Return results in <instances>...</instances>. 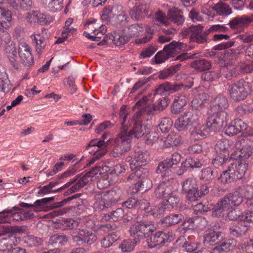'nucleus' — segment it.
Segmentation results:
<instances>
[{"instance_id":"obj_29","label":"nucleus","mask_w":253,"mask_h":253,"mask_svg":"<svg viewBox=\"0 0 253 253\" xmlns=\"http://www.w3.org/2000/svg\"><path fill=\"white\" fill-rule=\"evenodd\" d=\"M233 168L230 167L229 166L227 170L222 172L220 176L218 178V180L220 183L222 184L229 183L234 180L237 179Z\"/></svg>"},{"instance_id":"obj_31","label":"nucleus","mask_w":253,"mask_h":253,"mask_svg":"<svg viewBox=\"0 0 253 253\" xmlns=\"http://www.w3.org/2000/svg\"><path fill=\"white\" fill-rule=\"evenodd\" d=\"M250 226L245 223H239L238 225H232L230 228V233L235 237H239L245 234L249 230Z\"/></svg>"},{"instance_id":"obj_16","label":"nucleus","mask_w":253,"mask_h":253,"mask_svg":"<svg viewBox=\"0 0 253 253\" xmlns=\"http://www.w3.org/2000/svg\"><path fill=\"white\" fill-rule=\"evenodd\" d=\"M229 106V103L227 98L222 95H217L212 101V104L210 106L211 112L223 111Z\"/></svg>"},{"instance_id":"obj_58","label":"nucleus","mask_w":253,"mask_h":253,"mask_svg":"<svg viewBox=\"0 0 253 253\" xmlns=\"http://www.w3.org/2000/svg\"><path fill=\"white\" fill-rule=\"evenodd\" d=\"M236 246L234 240H228L227 241L222 243L219 246H216L214 249L219 252H228L232 250Z\"/></svg>"},{"instance_id":"obj_32","label":"nucleus","mask_w":253,"mask_h":253,"mask_svg":"<svg viewBox=\"0 0 253 253\" xmlns=\"http://www.w3.org/2000/svg\"><path fill=\"white\" fill-rule=\"evenodd\" d=\"M134 170L135 172L132 173L127 177V181H136L137 179H145L149 178V171L147 169L141 167L138 168Z\"/></svg>"},{"instance_id":"obj_4","label":"nucleus","mask_w":253,"mask_h":253,"mask_svg":"<svg viewBox=\"0 0 253 253\" xmlns=\"http://www.w3.org/2000/svg\"><path fill=\"white\" fill-rule=\"evenodd\" d=\"M207 122V127L213 131H219L226 126L228 114L224 111L211 112Z\"/></svg>"},{"instance_id":"obj_21","label":"nucleus","mask_w":253,"mask_h":253,"mask_svg":"<svg viewBox=\"0 0 253 253\" xmlns=\"http://www.w3.org/2000/svg\"><path fill=\"white\" fill-rule=\"evenodd\" d=\"M230 142L226 139L218 141L215 146V152L216 155L228 157L229 156Z\"/></svg>"},{"instance_id":"obj_62","label":"nucleus","mask_w":253,"mask_h":253,"mask_svg":"<svg viewBox=\"0 0 253 253\" xmlns=\"http://www.w3.org/2000/svg\"><path fill=\"white\" fill-rule=\"evenodd\" d=\"M173 164L171 161H170L169 158H167L166 160L160 163L156 169V172L159 173L165 172L168 170L169 169L172 167Z\"/></svg>"},{"instance_id":"obj_36","label":"nucleus","mask_w":253,"mask_h":253,"mask_svg":"<svg viewBox=\"0 0 253 253\" xmlns=\"http://www.w3.org/2000/svg\"><path fill=\"white\" fill-rule=\"evenodd\" d=\"M184 219V216L181 214H170L162 220L163 224L167 226H170L179 223Z\"/></svg>"},{"instance_id":"obj_34","label":"nucleus","mask_w":253,"mask_h":253,"mask_svg":"<svg viewBox=\"0 0 253 253\" xmlns=\"http://www.w3.org/2000/svg\"><path fill=\"white\" fill-rule=\"evenodd\" d=\"M186 44L182 42L172 41L166 45L164 47V51L169 56L174 52L186 47Z\"/></svg>"},{"instance_id":"obj_47","label":"nucleus","mask_w":253,"mask_h":253,"mask_svg":"<svg viewBox=\"0 0 253 253\" xmlns=\"http://www.w3.org/2000/svg\"><path fill=\"white\" fill-rule=\"evenodd\" d=\"M181 141L180 136L175 133H170L166 137L164 141V145L166 147L176 146L180 144Z\"/></svg>"},{"instance_id":"obj_56","label":"nucleus","mask_w":253,"mask_h":253,"mask_svg":"<svg viewBox=\"0 0 253 253\" xmlns=\"http://www.w3.org/2000/svg\"><path fill=\"white\" fill-rule=\"evenodd\" d=\"M214 174L211 168L207 167L203 169L201 171L200 179L206 181H211L214 179Z\"/></svg>"},{"instance_id":"obj_37","label":"nucleus","mask_w":253,"mask_h":253,"mask_svg":"<svg viewBox=\"0 0 253 253\" xmlns=\"http://www.w3.org/2000/svg\"><path fill=\"white\" fill-rule=\"evenodd\" d=\"M190 65L199 72L209 70L211 67V63L206 59L194 60L191 62Z\"/></svg>"},{"instance_id":"obj_35","label":"nucleus","mask_w":253,"mask_h":253,"mask_svg":"<svg viewBox=\"0 0 253 253\" xmlns=\"http://www.w3.org/2000/svg\"><path fill=\"white\" fill-rule=\"evenodd\" d=\"M143 30V27L141 24H134L129 26L128 27L125 29V33L127 37H128V39L130 38L137 37L140 33Z\"/></svg>"},{"instance_id":"obj_64","label":"nucleus","mask_w":253,"mask_h":253,"mask_svg":"<svg viewBox=\"0 0 253 253\" xmlns=\"http://www.w3.org/2000/svg\"><path fill=\"white\" fill-rule=\"evenodd\" d=\"M128 37L125 35L115 34L113 37V42L117 46L124 45L129 41Z\"/></svg>"},{"instance_id":"obj_45","label":"nucleus","mask_w":253,"mask_h":253,"mask_svg":"<svg viewBox=\"0 0 253 253\" xmlns=\"http://www.w3.org/2000/svg\"><path fill=\"white\" fill-rule=\"evenodd\" d=\"M213 10L216 11L219 15L227 16L232 13L230 6L227 3L218 2L213 7Z\"/></svg>"},{"instance_id":"obj_22","label":"nucleus","mask_w":253,"mask_h":253,"mask_svg":"<svg viewBox=\"0 0 253 253\" xmlns=\"http://www.w3.org/2000/svg\"><path fill=\"white\" fill-rule=\"evenodd\" d=\"M103 194L106 200L110 203V205L112 206L120 200L122 196V191L120 188L115 187Z\"/></svg>"},{"instance_id":"obj_55","label":"nucleus","mask_w":253,"mask_h":253,"mask_svg":"<svg viewBox=\"0 0 253 253\" xmlns=\"http://www.w3.org/2000/svg\"><path fill=\"white\" fill-rule=\"evenodd\" d=\"M220 74L218 71H211L203 73L201 79L204 81L212 82L219 79Z\"/></svg>"},{"instance_id":"obj_28","label":"nucleus","mask_w":253,"mask_h":253,"mask_svg":"<svg viewBox=\"0 0 253 253\" xmlns=\"http://www.w3.org/2000/svg\"><path fill=\"white\" fill-rule=\"evenodd\" d=\"M148 97L144 96L141 99H140L136 104V105L144 107L145 111L148 114H155L159 113L157 108L156 104H151L148 103Z\"/></svg>"},{"instance_id":"obj_13","label":"nucleus","mask_w":253,"mask_h":253,"mask_svg":"<svg viewBox=\"0 0 253 253\" xmlns=\"http://www.w3.org/2000/svg\"><path fill=\"white\" fill-rule=\"evenodd\" d=\"M245 51V55L249 57H253V43L249 44L247 47L244 44H242L236 49H232L230 51H227L224 55V57L228 59L231 56V59L233 57L236 58L240 54Z\"/></svg>"},{"instance_id":"obj_15","label":"nucleus","mask_w":253,"mask_h":253,"mask_svg":"<svg viewBox=\"0 0 253 253\" xmlns=\"http://www.w3.org/2000/svg\"><path fill=\"white\" fill-rule=\"evenodd\" d=\"M171 187L169 181L163 180L161 181L155 189V196L158 199L167 198L168 195L172 192Z\"/></svg>"},{"instance_id":"obj_60","label":"nucleus","mask_w":253,"mask_h":253,"mask_svg":"<svg viewBox=\"0 0 253 253\" xmlns=\"http://www.w3.org/2000/svg\"><path fill=\"white\" fill-rule=\"evenodd\" d=\"M214 207H212V206L211 204H209L208 203H205L204 204L202 203H199L196 205H195L194 207V211L196 212H207L209 211L212 210V211H213ZM213 215V214H212ZM214 216H215L214 215Z\"/></svg>"},{"instance_id":"obj_53","label":"nucleus","mask_w":253,"mask_h":253,"mask_svg":"<svg viewBox=\"0 0 253 253\" xmlns=\"http://www.w3.org/2000/svg\"><path fill=\"white\" fill-rule=\"evenodd\" d=\"M194 189H198L197 181L195 178L190 177L183 182L182 190L184 192Z\"/></svg>"},{"instance_id":"obj_26","label":"nucleus","mask_w":253,"mask_h":253,"mask_svg":"<svg viewBox=\"0 0 253 253\" xmlns=\"http://www.w3.org/2000/svg\"><path fill=\"white\" fill-rule=\"evenodd\" d=\"M253 22V15L250 16L243 15L234 18L230 21L229 25L231 28L234 29L237 26H242Z\"/></svg>"},{"instance_id":"obj_52","label":"nucleus","mask_w":253,"mask_h":253,"mask_svg":"<svg viewBox=\"0 0 253 253\" xmlns=\"http://www.w3.org/2000/svg\"><path fill=\"white\" fill-rule=\"evenodd\" d=\"M141 223L143 233H144V238H148L150 237V234L156 230V227L152 222L143 221Z\"/></svg>"},{"instance_id":"obj_14","label":"nucleus","mask_w":253,"mask_h":253,"mask_svg":"<svg viewBox=\"0 0 253 253\" xmlns=\"http://www.w3.org/2000/svg\"><path fill=\"white\" fill-rule=\"evenodd\" d=\"M137 208L144 211L147 216L152 215L160 218L159 208L155 206H151L150 203L145 199L137 200Z\"/></svg>"},{"instance_id":"obj_30","label":"nucleus","mask_w":253,"mask_h":253,"mask_svg":"<svg viewBox=\"0 0 253 253\" xmlns=\"http://www.w3.org/2000/svg\"><path fill=\"white\" fill-rule=\"evenodd\" d=\"M188 101V98L184 95L178 96L175 97L172 105L171 111L174 114H178L182 111Z\"/></svg>"},{"instance_id":"obj_17","label":"nucleus","mask_w":253,"mask_h":253,"mask_svg":"<svg viewBox=\"0 0 253 253\" xmlns=\"http://www.w3.org/2000/svg\"><path fill=\"white\" fill-rule=\"evenodd\" d=\"M129 231L135 244L139 242L141 240L144 239V233H143L141 222L132 224Z\"/></svg>"},{"instance_id":"obj_18","label":"nucleus","mask_w":253,"mask_h":253,"mask_svg":"<svg viewBox=\"0 0 253 253\" xmlns=\"http://www.w3.org/2000/svg\"><path fill=\"white\" fill-rule=\"evenodd\" d=\"M203 28V26L201 25L195 26V28L193 31L190 39L192 42H196L199 44L207 42V36L209 35H206L205 31L202 33Z\"/></svg>"},{"instance_id":"obj_50","label":"nucleus","mask_w":253,"mask_h":253,"mask_svg":"<svg viewBox=\"0 0 253 253\" xmlns=\"http://www.w3.org/2000/svg\"><path fill=\"white\" fill-rule=\"evenodd\" d=\"M24 242L28 246L35 247L41 246L43 243V240L41 238L30 235L25 237Z\"/></svg>"},{"instance_id":"obj_63","label":"nucleus","mask_w":253,"mask_h":253,"mask_svg":"<svg viewBox=\"0 0 253 253\" xmlns=\"http://www.w3.org/2000/svg\"><path fill=\"white\" fill-rule=\"evenodd\" d=\"M63 4V0H53L46 8L51 12H56L62 9Z\"/></svg>"},{"instance_id":"obj_43","label":"nucleus","mask_w":253,"mask_h":253,"mask_svg":"<svg viewBox=\"0 0 253 253\" xmlns=\"http://www.w3.org/2000/svg\"><path fill=\"white\" fill-rule=\"evenodd\" d=\"M190 126L192 125L184 113L176 120L175 123V127L179 131L186 130Z\"/></svg>"},{"instance_id":"obj_25","label":"nucleus","mask_w":253,"mask_h":253,"mask_svg":"<svg viewBox=\"0 0 253 253\" xmlns=\"http://www.w3.org/2000/svg\"><path fill=\"white\" fill-rule=\"evenodd\" d=\"M146 126L142 124V122L136 121L132 128L130 130L127 134L132 138L133 136L136 138L142 137L146 132Z\"/></svg>"},{"instance_id":"obj_2","label":"nucleus","mask_w":253,"mask_h":253,"mask_svg":"<svg viewBox=\"0 0 253 253\" xmlns=\"http://www.w3.org/2000/svg\"><path fill=\"white\" fill-rule=\"evenodd\" d=\"M243 202V196L235 189L222 198H221L214 206L213 214L216 217H222L225 212L233 207L240 206Z\"/></svg>"},{"instance_id":"obj_5","label":"nucleus","mask_w":253,"mask_h":253,"mask_svg":"<svg viewBox=\"0 0 253 253\" xmlns=\"http://www.w3.org/2000/svg\"><path fill=\"white\" fill-rule=\"evenodd\" d=\"M149 159V153L147 151L136 148L131 156H127L126 161L130 162L129 166L132 170L145 166Z\"/></svg>"},{"instance_id":"obj_6","label":"nucleus","mask_w":253,"mask_h":253,"mask_svg":"<svg viewBox=\"0 0 253 253\" xmlns=\"http://www.w3.org/2000/svg\"><path fill=\"white\" fill-rule=\"evenodd\" d=\"M224 236L220 226H213L205 232L204 243L209 245L217 244L223 239Z\"/></svg>"},{"instance_id":"obj_19","label":"nucleus","mask_w":253,"mask_h":253,"mask_svg":"<svg viewBox=\"0 0 253 253\" xmlns=\"http://www.w3.org/2000/svg\"><path fill=\"white\" fill-rule=\"evenodd\" d=\"M177 242L181 244L183 250L186 252L191 253L198 248V244L193 242L190 240V237L186 234L183 236H180Z\"/></svg>"},{"instance_id":"obj_20","label":"nucleus","mask_w":253,"mask_h":253,"mask_svg":"<svg viewBox=\"0 0 253 253\" xmlns=\"http://www.w3.org/2000/svg\"><path fill=\"white\" fill-rule=\"evenodd\" d=\"M167 16L169 20L177 25H181L184 21L182 12L178 8L172 7L169 9Z\"/></svg>"},{"instance_id":"obj_33","label":"nucleus","mask_w":253,"mask_h":253,"mask_svg":"<svg viewBox=\"0 0 253 253\" xmlns=\"http://www.w3.org/2000/svg\"><path fill=\"white\" fill-rule=\"evenodd\" d=\"M46 32L45 29H42L41 33L32 36H34L33 42L36 44V50H39V52L43 49L46 44V39L47 37L44 38L43 36L44 34H45Z\"/></svg>"},{"instance_id":"obj_46","label":"nucleus","mask_w":253,"mask_h":253,"mask_svg":"<svg viewBox=\"0 0 253 253\" xmlns=\"http://www.w3.org/2000/svg\"><path fill=\"white\" fill-rule=\"evenodd\" d=\"M80 236L85 243L91 244L96 240V236L90 230L82 229L79 230Z\"/></svg>"},{"instance_id":"obj_7","label":"nucleus","mask_w":253,"mask_h":253,"mask_svg":"<svg viewBox=\"0 0 253 253\" xmlns=\"http://www.w3.org/2000/svg\"><path fill=\"white\" fill-rule=\"evenodd\" d=\"M173 239L171 232L159 231L147 238L146 242L148 247L150 248H153L157 246H163L166 242H170Z\"/></svg>"},{"instance_id":"obj_51","label":"nucleus","mask_w":253,"mask_h":253,"mask_svg":"<svg viewBox=\"0 0 253 253\" xmlns=\"http://www.w3.org/2000/svg\"><path fill=\"white\" fill-rule=\"evenodd\" d=\"M89 182L88 179L85 178V177H82L78 181L73 185L70 189H69L66 192V195H70L73 193L78 191L79 189L84 187Z\"/></svg>"},{"instance_id":"obj_57","label":"nucleus","mask_w":253,"mask_h":253,"mask_svg":"<svg viewBox=\"0 0 253 253\" xmlns=\"http://www.w3.org/2000/svg\"><path fill=\"white\" fill-rule=\"evenodd\" d=\"M173 125V121L170 118L166 117L164 118L161 121L159 124V127L163 133L168 132L171 128Z\"/></svg>"},{"instance_id":"obj_61","label":"nucleus","mask_w":253,"mask_h":253,"mask_svg":"<svg viewBox=\"0 0 253 253\" xmlns=\"http://www.w3.org/2000/svg\"><path fill=\"white\" fill-rule=\"evenodd\" d=\"M153 78L152 77H149L148 78H143L140 79L133 85L131 90V93H134L138 89L144 86L148 83L150 82Z\"/></svg>"},{"instance_id":"obj_1","label":"nucleus","mask_w":253,"mask_h":253,"mask_svg":"<svg viewBox=\"0 0 253 253\" xmlns=\"http://www.w3.org/2000/svg\"><path fill=\"white\" fill-rule=\"evenodd\" d=\"M242 147L235 161L229 165L230 167H233L235 175L237 179H241L245 175L248 169V164L246 160L253 153V143L249 139H243L240 141Z\"/></svg>"},{"instance_id":"obj_59","label":"nucleus","mask_w":253,"mask_h":253,"mask_svg":"<svg viewBox=\"0 0 253 253\" xmlns=\"http://www.w3.org/2000/svg\"><path fill=\"white\" fill-rule=\"evenodd\" d=\"M228 218L232 220H239L244 221L245 215L239 209H235L230 211L228 214Z\"/></svg>"},{"instance_id":"obj_24","label":"nucleus","mask_w":253,"mask_h":253,"mask_svg":"<svg viewBox=\"0 0 253 253\" xmlns=\"http://www.w3.org/2000/svg\"><path fill=\"white\" fill-rule=\"evenodd\" d=\"M207 126L200 124L196 126L190 133V138L194 141H197L206 137L207 135Z\"/></svg>"},{"instance_id":"obj_12","label":"nucleus","mask_w":253,"mask_h":253,"mask_svg":"<svg viewBox=\"0 0 253 253\" xmlns=\"http://www.w3.org/2000/svg\"><path fill=\"white\" fill-rule=\"evenodd\" d=\"M129 14L133 20H141L149 15L148 7L146 4H136L129 11Z\"/></svg>"},{"instance_id":"obj_54","label":"nucleus","mask_w":253,"mask_h":253,"mask_svg":"<svg viewBox=\"0 0 253 253\" xmlns=\"http://www.w3.org/2000/svg\"><path fill=\"white\" fill-rule=\"evenodd\" d=\"M67 241L66 236L63 234H56L51 236L49 240V244L51 245H64Z\"/></svg>"},{"instance_id":"obj_40","label":"nucleus","mask_w":253,"mask_h":253,"mask_svg":"<svg viewBox=\"0 0 253 253\" xmlns=\"http://www.w3.org/2000/svg\"><path fill=\"white\" fill-rule=\"evenodd\" d=\"M184 114L192 125L196 123L199 120L202 115L200 109L190 108L185 112Z\"/></svg>"},{"instance_id":"obj_41","label":"nucleus","mask_w":253,"mask_h":253,"mask_svg":"<svg viewBox=\"0 0 253 253\" xmlns=\"http://www.w3.org/2000/svg\"><path fill=\"white\" fill-rule=\"evenodd\" d=\"M152 181L150 178L140 179L134 185L136 192L139 191H146L152 187Z\"/></svg>"},{"instance_id":"obj_39","label":"nucleus","mask_w":253,"mask_h":253,"mask_svg":"<svg viewBox=\"0 0 253 253\" xmlns=\"http://www.w3.org/2000/svg\"><path fill=\"white\" fill-rule=\"evenodd\" d=\"M95 198L96 200L93 204L94 207L99 211H102L112 206L110 203L105 199L104 194L103 195H96Z\"/></svg>"},{"instance_id":"obj_8","label":"nucleus","mask_w":253,"mask_h":253,"mask_svg":"<svg viewBox=\"0 0 253 253\" xmlns=\"http://www.w3.org/2000/svg\"><path fill=\"white\" fill-rule=\"evenodd\" d=\"M25 19L32 26H35L37 24L46 25L52 20L51 17L38 10L27 12L25 14Z\"/></svg>"},{"instance_id":"obj_11","label":"nucleus","mask_w":253,"mask_h":253,"mask_svg":"<svg viewBox=\"0 0 253 253\" xmlns=\"http://www.w3.org/2000/svg\"><path fill=\"white\" fill-rule=\"evenodd\" d=\"M19 55L21 63L25 66L29 67L34 64V58L30 47L26 44L19 47Z\"/></svg>"},{"instance_id":"obj_3","label":"nucleus","mask_w":253,"mask_h":253,"mask_svg":"<svg viewBox=\"0 0 253 253\" xmlns=\"http://www.w3.org/2000/svg\"><path fill=\"white\" fill-rule=\"evenodd\" d=\"M131 138L127 134V127L124 126L115 140L114 149L111 153L112 156L120 157L128 151L131 148Z\"/></svg>"},{"instance_id":"obj_42","label":"nucleus","mask_w":253,"mask_h":253,"mask_svg":"<svg viewBox=\"0 0 253 253\" xmlns=\"http://www.w3.org/2000/svg\"><path fill=\"white\" fill-rule=\"evenodd\" d=\"M190 126L192 125L184 113L176 120L175 123V127L179 131L186 130Z\"/></svg>"},{"instance_id":"obj_27","label":"nucleus","mask_w":253,"mask_h":253,"mask_svg":"<svg viewBox=\"0 0 253 253\" xmlns=\"http://www.w3.org/2000/svg\"><path fill=\"white\" fill-rule=\"evenodd\" d=\"M236 85V89H239L242 92L245 99L247 97L251 94L252 91V84L244 79H240L237 82L234 83Z\"/></svg>"},{"instance_id":"obj_10","label":"nucleus","mask_w":253,"mask_h":253,"mask_svg":"<svg viewBox=\"0 0 253 253\" xmlns=\"http://www.w3.org/2000/svg\"><path fill=\"white\" fill-rule=\"evenodd\" d=\"M166 200L163 201L160 207H158L160 217L162 216L164 212L167 211H170L174 207H176L179 202V199L175 192H171L169 194Z\"/></svg>"},{"instance_id":"obj_44","label":"nucleus","mask_w":253,"mask_h":253,"mask_svg":"<svg viewBox=\"0 0 253 253\" xmlns=\"http://www.w3.org/2000/svg\"><path fill=\"white\" fill-rule=\"evenodd\" d=\"M120 238L118 233L116 232L109 234L107 236L104 237L101 241V244L102 247L107 248L113 245Z\"/></svg>"},{"instance_id":"obj_49","label":"nucleus","mask_w":253,"mask_h":253,"mask_svg":"<svg viewBox=\"0 0 253 253\" xmlns=\"http://www.w3.org/2000/svg\"><path fill=\"white\" fill-rule=\"evenodd\" d=\"M236 85L233 84L229 87V93L231 98L236 102H239L245 99L239 89H236Z\"/></svg>"},{"instance_id":"obj_23","label":"nucleus","mask_w":253,"mask_h":253,"mask_svg":"<svg viewBox=\"0 0 253 253\" xmlns=\"http://www.w3.org/2000/svg\"><path fill=\"white\" fill-rule=\"evenodd\" d=\"M7 3L15 10H28L32 7V0H7Z\"/></svg>"},{"instance_id":"obj_48","label":"nucleus","mask_w":253,"mask_h":253,"mask_svg":"<svg viewBox=\"0 0 253 253\" xmlns=\"http://www.w3.org/2000/svg\"><path fill=\"white\" fill-rule=\"evenodd\" d=\"M240 195L246 199L253 198V187L250 185H243L236 188Z\"/></svg>"},{"instance_id":"obj_9","label":"nucleus","mask_w":253,"mask_h":253,"mask_svg":"<svg viewBox=\"0 0 253 253\" xmlns=\"http://www.w3.org/2000/svg\"><path fill=\"white\" fill-rule=\"evenodd\" d=\"M106 147V144L104 140L93 139L88 143L85 149L89 153L96 155V157H98L105 155L106 151L104 149Z\"/></svg>"},{"instance_id":"obj_38","label":"nucleus","mask_w":253,"mask_h":253,"mask_svg":"<svg viewBox=\"0 0 253 253\" xmlns=\"http://www.w3.org/2000/svg\"><path fill=\"white\" fill-rule=\"evenodd\" d=\"M125 215L124 210L122 208H117L104 216V218L106 220H110L113 221H117L121 220Z\"/></svg>"}]
</instances>
